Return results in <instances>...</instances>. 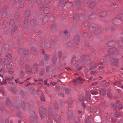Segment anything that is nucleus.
<instances>
[{
  "mask_svg": "<svg viewBox=\"0 0 123 123\" xmlns=\"http://www.w3.org/2000/svg\"><path fill=\"white\" fill-rule=\"evenodd\" d=\"M62 54V52L61 51H59L58 52V56L60 58H61Z\"/></svg>",
  "mask_w": 123,
  "mask_h": 123,
  "instance_id": "43",
  "label": "nucleus"
},
{
  "mask_svg": "<svg viewBox=\"0 0 123 123\" xmlns=\"http://www.w3.org/2000/svg\"><path fill=\"white\" fill-rule=\"evenodd\" d=\"M29 22V19L28 18L25 19L24 20V23L25 24L27 25Z\"/></svg>",
  "mask_w": 123,
  "mask_h": 123,
  "instance_id": "45",
  "label": "nucleus"
},
{
  "mask_svg": "<svg viewBox=\"0 0 123 123\" xmlns=\"http://www.w3.org/2000/svg\"><path fill=\"white\" fill-rule=\"evenodd\" d=\"M21 102V105H22V108L23 109H25V103L22 101Z\"/></svg>",
  "mask_w": 123,
  "mask_h": 123,
  "instance_id": "54",
  "label": "nucleus"
},
{
  "mask_svg": "<svg viewBox=\"0 0 123 123\" xmlns=\"http://www.w3.org/2000/svg\"><path fill=\"white\" fill-rule=\"evenodd\" d=\"M6 123H12V122L11 120L6 119Z\"/></svg>",
  "mask_w": 123,
  "mask_h": 123,
  "instance_id": "63",
  "label": "nucleus"
},
{
  "mask_svg": "<svg viewBox=\"0 0 123 123\" xmlns=\"http://www.w3.org/2000/svg\"><path fill=\"white\" fill-rule=\"evenodd\" d=\"M81 3V1L79 0H77L75 2V4L76 5H79Z\"/></svg>",
  "mask_w": 123,
  "mask_h": 123,
  "instance_id": "56",
  "label": "nucleus"
},
{
  "mask_svg": "<svg viewBox=\"0 0 123 123\" xmlns=\"http://www.w3.org/2000/svg\"><path fill=\"white\" fill-rule=\"evenodd\" d=\"M116 42L114 40H112L107 42L106 44L108 46L111 47L114 45L116 43Z\"/></svg>",
  "mask_w": 123,
  "mask_h": 123,
  "instance_id": "11",
  "label": "nucleus"
},
{
  "mask_svg": "<svg viewBox=\"0 0 123 123\" xmlns=\"http://www.w3.org/2000/svg\"><path fill=\"white\" fill-rule=\"evenodd\" d=\"M90 29L91 30L94 31V33L96 34H98L101 31L99 29L96 28V25L94 24H93L90 25Z\"/></svg>",
  "mask_w": 123,
  "mask_h": 123,
  "instance_id": "2",
  "label": "nucleus"
},
{
  "mask_svg": "<svg viewBox=\"0 0 123 123\" xmlns=\"http://www.w3.org/2000/svg\"><path fill=\"white\" fill-rule=\"evenodd\" d=\"M25 49L24 48H20L18 51L19 53L20 54H23L25 50Z\"/></svg>",
  "mask_w": 123,
  "mask_h": 123,
  "instance_id": "30",
  "label": "nucleus"
},
{
  "mask_svg": "<svg viewBox=\"0 0 123 123\" xmlns=\"http://www.w3.org/2000/svg\"><path fill=\"white\" fill-rule=\"evenodd\" d=\"M11 91L15 93L17 91V89L16 88H12L11 89Z\"/></svg>",
  "mask_w": 123,
  "mask_h": 123,
  "instance_id": "57",
  "label": "nucleus"
},
{
  "mask_svg": "<svg viewBox=\"0 0 123 123\" xmlns=\"http://www.w3.org/2000/svg\"><path fill=\"white\" fill-rule=\"evenodd\" d=\"M87 58V57L86 55H83L80 57V59L82 61H85Z\"/></svg>",
  "mask_w": 123,
  "mask_h": 123,
  "instance_id": "33",
  "label": "nucleus"
},
{
  "mask_svg": "<svg viewBox=\"0 0 123 123\" xmlns=\"http://www.w3.org/2000/svg\"><path fill=\"white\" fill-rule=\"evenodd\" d=\"M8 25V22L7 21L5 22L2 25V27L3 28H5Z\"/></svg>",
  "mask_w": 123,
  "mask_h": 123,
  "instance_id": "38",
  "label": "nucleus"
},
{
  "mask_svg": "<svg viewBox=\"0 0 123 123\" xmlns=\"http://www.w3.org/2000/svg\"><path fill=\"white\" fill-rule=\"evenodd\" d=\"M109 52L111 54L116 55L117 53V49L115 48H111L109 49Z\"/></svg>",
  "mask_w": 123,
  "mask_h": 123,
  "instance_id": "7",
  "label": "nucleus"
},
{
  "mask_svg": "<svg viewBox=\"0 0 123 123\" xmlns=\"http://www.w3.org/2000/svg\"><path fill=\"white\" fill-rule=\"evenodd\" d=\"M7 58L5 59V62H9L11 61L12 59V57L11 54L10 53H8L6 55Z\"/></svg>",
  "mask_w": 123,
  "mask_h": 123,
  "instance_id": "13",
  "label": "nucleus"
},
{
  "mask_svg": "<svg viewBox=\"0 0 123 123\" xmlns=\"http://www.w3.org/2000/svg\"><path fill=\"white\" fill-rule=\"evenodd\" d=\"M30 119L32 123H37V117L34 111L32 112L31 116L30 117Z\"/></svg>",
  "mask_w": 123,
  "mask_h": 123,
  "instance_id": "4",
  "label": "nucleus"
},
{
  "mask_svg": "<svg viewBox=\"0 0 123 123\" xmlns=\"http://www.w3.org/2000/svg\"><path fill=\"white\" fill-rule=\"evenodd\" d=\"M52 60L53 62H55L56 61L57 58L56 56L55 55H54L52 57Z\"/></svg>",
  "mask_w": 123,
  "mask_h": 123,
  "instance_id": "39",
  "label": "nucleus"
},
{
  "mask_svg": "<svg viewBox=\"0 0 123 123\" xmlns=\"http://www.w3.org/2000/svg\"><path fill=\"white\" fill-rule=\"evenodd\" d=\"M69 121H71L73 120V115L71 113H68L67 115Z\"/></svg>",
  "mask_w": 123,
  "mask_h": 123,
  "instance_id": "14",
  "label": "nucleus"
},
{
  "mask_svg": "<svg viewBox=\"0 0 123 123\" xmlns=\"http://www.w3.org/2000/svg\"><path fill=\"white\" fill-rule=\"evenodd\" d=\"M24 72H21L20 74V77L21 78H23L24 77Z\"/></svg>",
  "mask_w": 123,
  "mask_h": 123,
  "instance_id": "55",
  "label": "nucleus"
},
{
  "mask_svg": "<svg viewBox=\"0 0 123 123\" xmlns=\"http://www.w3.org/2000/svg\"><path fill=\"white\" fill-rule=\"evenodd\" d=\"M83 24L85 26H87L88 24V22L86 21H85L83 22Z\"/></svg>",
  "mask_w": 123,
  "mask_h": 123,
  "instance_id": "59",
  "label": "nucleus"
},
{
  "mask_svg": "<svg viewBox=\"0 0 123 123\" xmlns=\"http://www.w3.org/2000/svg\"><path fill=\"white\" fill-rule=\"evenodd\" d=\"M27 109L28 110H29L32 109V107L31 105H28Z\"/></svg>",
  "mask_w": 123,
  "mask_h": 123,
  "instance_id": "64",
  "label": "nucleus"
},
{
  "mask_svg": "<svg viewBox=\"0 0 123 123\" xmlns=\"http://www.w3.org/2000/svg\"><path fill=\"white\" fill-rule=\"evenodd\" d=\"M87 36V33L85 32L84 33L83 35V37L85 39Z\"/></svg>",
  "mask_w": 123,
  "mask_h": 123,
  "instance_id": "60",
  "label": "nucleus"
},
{
  "mask_svg": "<svg viewBox=\"0 0 123 123\" xmlns=\"http://www.w3.org/2000/svg\"><path fill=\"white\" fill-rule=\"evenodd\" d=\"M105 59L106 61H109L111 59V56L110 55H107L105 57Z\"/></svg>",
  "mask_w": 123,
  "mask_h": 123,
  "instance_id": "34",
  "label": "nucleus"
},
{
  "mask_svg": "<svg viewBox=\"0 0 123 123\" xmlns=\"http://www.w3.org/2000/svg\"><path fill=\"white\" fill-rule=\"evenodd\" d=\"M106 14V11H102L99 14L100 16L101 17L105 16Z\"/></svg>",
  "mask_w": 123,
  "mask_h": 123,
  "instance_id": "27",
  "label": "nucleus"
},
{
  "mask_svg": "<svg viewBox=\"0 0 123 123\" xmlns=\"http://www.w3.org/2000/svg\"><path fill=\"white\" fill-rule=\"evenodd\" d=\"M31 51L34 52H35L37 51V50L34 47H31Z\"/></svg>",
  "mask_w": 123,
  "mask_h": 123,
  "instance_id": "52",
  "label": "nucleus"
},
{
  "mask_svg": "<svg viewBox=\"0 0 123 123\" xmlns=\"http://www.w3.org/2000/svg\"><path fill=\"white\" fill-rule=\"evenodd\" d=\"M65 1H63V0H60L59 4V6H62L64 4H65Z\"/></svg>",
  "mask_w": 123,
  "mask_h": 123,
  "instance_id": "42",
  "label": "nucleus"
},
{
  "mask_svg": "<svg viewBox=\"0 0 123 123\" xmlns=\"http://www.w3.org/2000/svg\"><path fill=\"white\" fill-rule=\"evenodd\" d=\"M54 107L55 109L56 110H57L59 109V107L57 103L56 102L55 103Z\"/></svg>",
  "mask_w": 123,
  "mask_h": 123,
  "instance_id": "36",
  "label": "nucleus"
},
{
  "mask_svg": "<svg viewBox=\"0 0 123 123\" xmlns=\"http://www.w3.org/2000/svg\"><path fill=\"white\" fill-rule=\"evenodd\" d=\"M96 3L95 2L93 1L91 2L89 6L91 8H94L96 6Z\"/></svg>",
  "mask_w": 123,
  "mask_h": 123,
  "instance_id": "21",
  "label": "nucleus"
},
{
  "mask_svg": "<svg viewBox=\"0 0 123 123\" xmlns=\"http://www.w3.org/2000/svg\"><path fill=\"white\" fill-rule=\"evenodd\" d=\"M14 78L13 76H12L11 78L9 77H6V80H7L8 83L12 85L14 84V83L12 82H10L12 81L14 79Z\"/></svg>",
  "mask_w": 123,
  "mask_h": 123,
  "instance_id": "10",
  "label": "nucleus"
},
{
  "mask_svg": "<svg viewBox=\"0 0 123 123\" xmlns=\"http://www.w3.org/2000/svg\"><path fill=\"white\" fill-rule=\"evenodd\" d=\"M51 1V0H45V3L46 4H48Z\"/></svg>",
  "mask_w": 123,
  "mask_h": 123,
  "instance_id": "61",
  "label": "nucleus"
},
{
  "mask_svg": "<svg viewBox=\"0 0 123 123\" xmlns=\"http://www.w3.org/2000/svg\"><path fill=\"white\" fill-rule=\"evenodd\" d=\"M40 98L42 101H44L45 100V98L44 97V95L42 93L41 94L40 96Z\"/></svg>",
  "mask_w": 123,
  "mask_h": 123,
  "instance_id": "41",
  "label": "nucleus"
},
{
  "mask_svg": "<svg viewBox=\"0 0 123 123\" xmlns=\"http://www.w3.org/2000/svg\"><path fill=\"white\" fill-rule=\"evenodd\" d=\"M53 110V109L50 108L48 110V115L50 117L52 114V112Z\"/></svg>",
  "mask_w": 123,
  "mask_h": 123,
  "instance_id": "25",
  "label": "nucleus"
},
{
  "mask_svg": "<svg viewBox=\"0 0 123 123\" xmlns=\"http://www.w3.org/2000/svg\"><path fill=\"white\" fill-rule=\"evenodd\" d=\"M96 14L95 13H93L89 17V18L90 19H92L96 18Z\"/></svg>",
  "mask_w": 123,
  "mask_h": 123,
  "instance_id": "32",
  "label": "nucleus"
},
{
  "mask_svg": "<svg viewBox=\"0 0 123 123\" xmlns=\"http://www.w3.org/2000/svg\"><path fill=\"white\" fill-rule=\"evenodd\" d=\"M6 103L7 105L9 106H10L11 105V103L9 99L7 98L6 99Z\"/></svg>",
  "mask_w": 123,
  "mask_h": 123,
  "instance_id": "35",
  "label": "nucleus"
},
{
  "mask_svg": "<svg viewBox=\"0 0 123 123\" xmlns=\"http://www.w3.org/2000/svg\"><path fill=\"white\" fill-rule=\"evenodd\" d=\"M78 59L77 57L74 55L72 58L71 60L72 61H75V62H77L78 61Z\"/></svg>",
  "mask_w": 123,
  "mask_h": 123,
  "instance_id": "37",
  "label": "nucleus"
},
{
  "mask_svg": "<svg viewBox=\"0 0 123 123\" xmlns=\"http://www.w3.org/2000/svg\"><path fill=\"white\" fill-rule=\"evenodd\" d=\"M39 21L40 22H42L45 23L47 22L48 19V16L45 15L41 14L39 17Z\"/></svg>",
  "mask_w": 123,
  "mask_h": 123,
  "instance_id": "3",
  "label": "nucleus"
},
{
  "mask_svg": "<svg viewBox=\"0 0 123 123\" xmlns=\"http://www.w3.org/2000/svg\"><path fill=\"white\" fill-rule=\"evenodd\" d=\"M17 29V27L16 25H15L14 28L12 29L11 31L12 33L15 32Z\"/></svg>",
  "mask_w": 123,
  "mask_h": 123,
  "instance_id": "47",
  "label": "nucleus"
},
{
  "mask_svg": "<svg viewBox=\"0 0 123 123\" xmlns=\"http://www.w3.org/2000/svg\"><path fill=\"white\" fill-rule=\"evenodd\" d=\"M69 34L67 30H66L64 31V33L61 36V37L62 39L64 38L65 40L68 39L69 38Z\"/></svg>",
  "mask_w": 123,
  "mask_h": 123,
  "instance_id": "6",
  "label": "nucleus"
},
{
  "mask_svg": "<svg viewBox=\"0 0 123 123\" xmlns=\"http://www.w3.org/2000/svg\"><path fill=\"white\" fill-rule=\"evenodd\" d=\"M19 17V15L18 13L16 14L14 16V18L15 19H18Z\"/></svg>",
  "mask_w": 123,
  "mask_h": 123,
  "instance_id": "49",
  "label": "nucleus"
},
{
  "mask_svg": "<svg viewBox=\"0 0 123 123\" xmlns=\"http://www.w3.org/2000/svg\"><path fill=\"white\" fill-rule=\"evenodd\" d=\"M74 121L76 123H79L80 122V120L79 118L77 116L74 117Z\"/></svg>",
  "mask_w": 123,
  "mask_h": 123,
  "instance_id": "28",
  "label": "nucleus"
},
{
  "mask_svg": "<svg viewBox=\"0 0 123 123\" xmlns=\"http://www.w3.org/2000/svg\"><path fill=\"white\" fill-rule=\"evenodd\" d=\"M6 15V12H3L1 15V17L2 18H4Z\"/></svg>",
  "mask_w": 123,
  "mask_h": 123,
  "instance_id": "48",
  "label": "nucleus"
},
{
  "mask_svg": "<svg viewBox=\"0 0 123 123\" xmlns=\"http://www.w3.org/2000/svg\"><path fill=\"white\" fill-rule=\"evenodd\" d=\"M111 22L113 24L118 25L122 23V21L120 19L117 18H113L111 21Z\"/></svg>",
  "mask_w": 123,
  "mask_h": 123,
  "instance_id": "5",
  "label": "nucleus"
},
{
  "mask_svg": "<svg viewBox=\"0 0 123 123\" xmlns=\"http://www.w3.org/2000/svg\"><path fill=\"white\" fill-rule=\"evenodd\" d=\"M47 80H45L44 81V85H46L48 86H49V83H47Z\"/></svg>",
  "mask_w": 123,
  "mask_h": 123,
  "instance_id": "58",
  "label": "nucleus"
},
{
  "mask_svg": "<svg viewBox=\"0 0 123 123\" xmlns=\"http://www.w3.org/2000/svg\"><path fill=\"white\" fill-rule=\"evenodd\" d=\"M42 50L43 54L45 55L44 59L45 61H48L49 58V55L48 54H46L44 52L43 50L42 49Z\"/></svg>",
  "mask_w": 123,
  "mask_h": 123,
  "instance_id": "19",
  "label": "nucleus"
},
{
  "mask_svg": "<svg viewBox=\"0 0 123 123\" xmlns=\"http://www.w3.org/2000/svg\"><path fill=\"white\" fill-rule=\"evenodd\" d=\"M10 49V47L9 45L8 44H6L2 47V50H4L7 51L9 50Z\"/></svg>",
  "mask_w": 123,
  "mask_h": 123,
  "instance_id": "18",
  "label": "nucleus"
},
{
  "mask_svg": "<svg viewBox=\"0 0 123 123\" xmlns=\"http://www.w3.org/2000/svg\"><path fill=\"white\" fill-rule=\"evenodd\" d=\"M73 43L72 42H70L67 43L68 46L69 47H71L73 46Z\"/></svg>",
  "mask_w": 123,
  "mask_h": 123,
  "instance_id": "46",
  "label": "nucleus"
},
{
  "mask_svg": "<svg viewBox=\"0 0 123 123\" xmlns=\"http://www.w3.org/2000/svg\"><path fill=\"white\" fill-rule=\"evenodd\" d=\"M20 96L22 97H23L24 95H25V93L24 92L21 91L20 92Z\"/></svg>",
  "mask_w": 123,
  "mask_h": 123,
  "instance_id": "50",
  "label": "nucleus"
},
{
  "mask_svg": "<svg viewBox=\"0 0 123 123\" xmlns=\"http://www.w3.org/2000/svg\"><path fill=\"white\" fill-rule=\"evenodd\" d=\"M72 4L71 3L68 2H65L64 6L67 8H70L72 6Z\"/></svg>",
  "mask_w": 123,
  "mask_h": 123,
  "instance_id": "15",
  "label": "nucleus"
},
{
  "mask_svg": "<svg viewBox=\"0 0 123 123\" xmlns=\"http://www.w3.org/2000/svg\"><path fill=\"white\" fill-rule=\"evenodd\" d=\"M83 81V80L80 76L76 80H74L73 81V83L74 84L76 85L77 82L81 83Z\"/></svg>",
  "mask_w": 123,
  "mask_h": 123,
  "instance_id": "8",
  "label": "nucleus"
},
{
  "mask_svg": "<svg viewBox=\"0 0 123 123\" xmlns=\"http://www.w3.org/2000/svg\"><path fill=\"white\" fill-rule=\"evenodd\" d=\"M30 11L27 10L26 11L25 16L26 17H28L30 16Z\"/></svg>",
  "mask_w": 123,
  "mask_h": 123,
  "instance_id": "29",
  "label": "nucleus"
},
{
  "mask_svg": "<svg viewBox=\"0 0 123 123\" xmlns=\"http://www.w3.org/2000/svg\"><path fill=\"white\" fill-rule=\"evenodd\" d=\"M12 65L10 64H8L6 66V68L8 69L11 68L12 67Z\"/></svg>",
  "mask_w": 123,
  "mask_h": 123,
  "instance_id": "51",
  "label": "nucleus"
},
{
  "mask_svg": "<svg viewBox=\"0 0 123 123\" xmlns=\"http://www.w3.org/2000/svg\"><path fill=\"white\" fill-rule=\"evenodd\" d=\"M74 40L75 43L76 44H78L80 42V36H76L74 37Z\"/></svg>",
  "mask_w": 123,
  "mask_h": 123,
  "instance_id": "16",
  "label": "nucleus"
},
{
  "mask_svg": "<svg viewBox=\"0 0 123 123\" xmlns=\"http://www.w3.org/2000/svg\"><path fill=\"white\" fill-rule=\"evenodd\" d=\"M31 25L32 26H34L36 25L37 22L35 19L31 20L30 22Z\"/></svg>",
  "mask_w": 123,
  "mask_h": 123,
  "instance_id": "20",
  "label": "nucleus"
},
{
  "mask_svg": "<svg viewBox=\"0 0 123 123\" xmlns=\"http://www.w3.org/2000/svg\"><path fill=\"white\" fill-rule=\"evenodd\" d=\"M118 45L120 46H123V40H120L119 41L118 43Z\"/></svg>",
  "mask_w": 123,
  "mask_h": 123,
  "instance_id": "40",
  "label": "nucleus"
},
{
  "mask_svg": "<svg viewBox=\"0 0 123 123\" xmlns=\"http://www.w3.org/2000/svg\"><path fill=\"white\" fill-rule=\"evenodd\" d=\"M49 66H47L46 68V72H49Z\"/></svg>",
  "mask_w": 123,
  "mask_h": 123,
  "instance_id": "62",
  "label": "nucleus"
},
{
  "mask_svg": "<svg viewBox=\"0 0 123 123\" xmlns=\"http://www.w3.org/2000/svg\"><path fill=\"white\" fill-rule=\"evenodd\" d=\"M43 12L45 14H48L50 12L49 9L48 7H45L43 10Z\"/></svg>",
  "mask_w": 123,
  "mask_h": 123,
  "instance_id": "22",
  "label": "nucleus"
},
{
  "mask_svg": "<svg viewBox=\"0 0 123 123\" xmlns=\"http://www.w3.org/2000/svg\"><path fill=\"white\" fill-rule=\"evenodd\" d=\"M86 99L88 102H90L91 101L90 98V94H88V95L87 94L86 96Z\"/></svg>",
  "mask_w": 123,
  "mask_h": 123,
  "instance_id": "31",
  "label": "nucleus"
},
{
  "mask_svg": "<svg viewBox=\"0 0 123 123\" xmlns=\"http://www.w3.org/2000/svg\"><path fill=\"white\" fill-rule=\"evenodd\" d=\"M100 93L102 95H104L105 94V90L104 88H101L99 90Z\"/></svg>",
  "mask_w": 123,
  "mask_h": 123,
  "instance_id": "23",
  "label": "nucleus"
},
{
  "mask_svg": "<svg viewBox=\"0 0 123 123\" xmlns=\"http://www.w3.org/2000/svg\"><path fill=\"white\" fill-rule=\"evenodd\" d=\"M14 20L13 19L10 20L9 24L10 27H12L14 25Z\"/></svg>",
  "mask_w": 123,
  "mask_h": 123,
  "instance_id": "24",
  "label": "nucleus"
},
{
  "mask_svg": "<svg viewBox=\"0 0 123 123\" xmlns=\"http://www.w3.org/2000/svg\"><path fill=\"white\" fill-rule=\"evenodd\" d=\"M47 113L46 109L42 107H40L39 108V114L42 119L45 118Z\"/></svg>",
  "mask_w": 123,
  "mask_h": 123,
  "instance_id": "1",
  "label": "nucleus"
},
{
  "mask_svg": "<svg viewBox=\"0 0 123 123\" xmlns=\"http://www.w3.org/2000/svg\"><path fill=\"white\" fill-rule=\"evenodd\" d=\"M90 92L92 94L97 95L98 94V92L96 90H91Z\"/></svg>",
  "mask_w": 123,
  "mask_h": 123,
  "instance_id": "26",
  "label": "nucleus"
},
{
  "mask_svg": "<svg viewBox=\"0 0 123 123\" xmlns=\"http://www.w3.org/2000/svg\"><path fill=\"white\" fill-rule=\"evenodd\" d=\"M44 46L46 49L49 48L50 47L49 42L48 40H45L44 42Z\"/></svg>",
  "mask_w": 123,
  "mask_h": 123,
  "instance_id": "12",
  "label": "nucleus"
},
{
  "mask_svg": "<svg viewBox=\"0 0 123 123\" xmlns=\"http://www.w3.org/2000/svg\"><path fill=\"white\" fill-rule=\"evenodd\" d=\"M54 118L55 121L57 123H59L61 122V118L59 115L55 114L54 115Z\"/></svg>",
  "mask_w": 123,
  "mask_h": 123,
  "instance_id": "9",
  "label": "nucleus"
},
{
  "mask_svg": "<svg viewBox=\"0 0 123 123\" xmlns=\"http://www.w3.org/2000/svg\"><path fill=\"white\" fill-rule=\"evenodd\" d=\"M65 91L66 93L68 94L70 92V90L68 88H66L65 89Z\"/></svg>",
  "mask_w": 123,
  "mask_h": 123,
  "instance_id": "53",
  "label": "nucleus"
},
{
  "mask_svg": "<svg viewBox=\"0 0 123 123\" xmlns=\"http://www.w3.org/2000/svg\"><path fill=\"white\" fill-rule=\"evenodd\" d=\"M118 4L116 3H112L110 5V7L113 8H117L118 7Z\"/></svg>",
  "mask_w": 123,
  "mask_h": 123,
  "instance_id": "17",
  "label": "nucleus"
},
{
  "mask_svg": "<svg viewBox=\"0 0 123 123\" xmlns=\"http://www.w3.org/2000/svg\"><path fill=\"white\" fill-rule=\"evenodd\" d=\"M29 53V51L27 49H25L23 53L25 55H27Z\"/></svg>",
  "mask_w": 123,
  "mask_h": 123,
  "instance_id": "44",
  "label": "nucleus"
}]
</instances>
